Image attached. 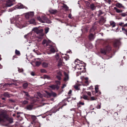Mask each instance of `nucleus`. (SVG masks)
<instances>
[{"instance_id": "4be33fe9", "label": "nucleus", "mask_w": 127, "mask_h": 127, "mask_svg": "<svg viewBox=\"0 0 127 127\" xmlns=\"http://www.w3.org/2000/svg\"><path fill=\"white\" fill-rule=\"evenodd\" d=\"M32 35V32H31L29 33H28L27 34L25 35L24 36V37L26 38H27L29 37V35Z\"/></svg>"}, {"instance_id": "a19ab883", "label": "nucleus", "mask_w": 127, "mask_h": 127, "mask_svg": "<svg viewBox=\"0 0 127 127\" xmlns=\"http://www.w3.org/2000/svg\"><path fill=\"white\" fill-rule=\"evenodd\" d=\"M18 71L20 72H22L23 71V70L22 68H18Z\"/></svg>"}, {"instance_id": "0eeeda50", "label": "nucleus", "mask_w": 127, "mask_h": 127, "mask_svg": "<svg viewBox=\"0 0 127 127\" xmlns=\"http://www.w3.org/2000/svg\"><path fill=\"white\" fill-rule=\"evenodd\" d=\"M45 92L49 97L53 96L54 97H55L56 96V94L55 93L53 92H52L51 93H49L46 91H45Z\"/></svg>"}, {"instance_id": "c85d7f7f", "label": "nucleus", "mask_w": 127, "mask_h": 127, "mask_svg": "<svg viewBox=\"0 0 127 127\" xmlns=\"http://www.w3.org/2000/svg\"><path fill=\"white\" fill-rule=\"evenodd\" d=\"M28 102L26 100L23 101H21L22 104H26L28 103Z\"/></svg>"}, {"instance_id": "aec40b11", "label": "nucleus", "mask_w": 127, "mask_h": 127, "mask_svg": "<svg viewBox=\"0 0 127 127\" xmlns=\"http://www.w3.org/2000/svg\"><path fill=\"white\" fill-rule=\"evenodd\" d=\"M48 63L46 62H44L42 63V66L44 68H46L48 67Z\"/></svg>"}, {"instance_id": "e2e57ef3", "label": "nucleus", "mask_w": 127, "mask_h": 127, "mask_svg": "<svg viewBox=\"0 0 127 127\" xmlns=\"http://www.w3.org/2000/svg\"><path fill=\"white\" fill-rule=\"evenodd\" d=\"M100 107H101L100 105H98L97 106V108L99 109L100 108Z\"/></svg>"}, {"instance_id": "ea45409f", "label": "nucleus", "mask_w": 127, "mask_h": 127, "mask_svg": "<svg viewBox=\"0 0 127 127\" xmlns=\"http://www.w3.org/2000/svg\"><path fill=\"white\" fill-rule=\"evenodd\" d=\"M15 53L17 55H19L20 54V53L19 51L17 50H15Z\"/></svg>"}, {"instance_id": "6e6552de", "label": "nucleus", "mask_w": 127, "mask_h": 127, "mask_svg": "<svg viewBox=\"0 0 127 127\" xmlns=\"http://www.w3.org/2000/svg\"><path fill=\"white\" fill-rule=\"evenodd\" d=\"M58 67H60L64 65V63L63 62L62 59L60 58L58 61Z\"/></svg>"}, {"instance_id": "e433bc0d", "label": "nucleus", "mask_w": 127, "mask_h": 127, "mask_svg": "<svg viewBox=\"0 0 127 127\" xmlns=\"http://www.w3.org/2000/svg\"><path fill=\"white\" fill-rule=\"evenodd\" d=\"M4 95L5 96L7 97H9V96L8 94V92H6L4 94Z\"/></svg>"}, {"instance_id": "1a4fd4ad", "label": "nucleus", "mask_w": 127, "mask_h": 127, "mask_svg": "<svg viewBox=\"0 0 127 127\" xmlns=\"http://www.w3.org/2000/svg\"><path fill=\"white\" fill-rule=\"evenodd\" d=\"M49 87L52 89L54 90L56 89L58 90L59 88V86L57 85H53L49 86Z\"/></svg>"}, {"instance_id": "69168bd1", "label": "nucleus", "mask_w": 127, "mask_h": 127, "mask_svg": "<svg viewBox=\"0 0 127 127\" xmlns=\"http://www.w3.org/2000/svg\"><path fill=\"white\" fill-rule=\"evenodd\" d=\"M8 84L7 83V84H5V85H6V86H7L8 85L10 86V85H11V84Z\"/></svg>"}, {"instance_id": "412c9836", "label": "nucleus", "mask_w": 127, "mask_h": 127, "mask_svg": "<svg viewBox=\"0 0 127 127\" xmlns=\"http://www.w3.org/2000/svg\"><path fill=\"white\" fill-rule=\"evenodd\" d=\"M114 9L115 10L116 12L118 13L121 12L122 10L118 9L116 7H115L114 8Z\"/></svg>"}, {"instance_id": "9d476101", "label": "nucleus", "mask_w": 127, "mask_h": 127, "mask_svg": "<svg viewBox=\"0 0 127 127\" xmlns=\"http://www.w3.org/2000/svg\"><path fill=\"white\" fill-rule=\"evenodd\" d=\"M64 82H66L69 80V77L67 73L64 72Z\"/></svg>"}, {"instance_id": "423d86ee", "label": "nucleus", "mask_w": 127, "mask_h": 127, "mask_svg": "<svg viewBox=\"0 0 127 127\" xmlns=\"http://www.w3.org/2000/svg\"><path fill=\"white\" fill-rule=\"evenodd\" d=\"M15 1V0H8L7 1L6 6L7 7L11 6L13 5V2Z\"/></svg>"}, {"instance_id": "72a5a7b5", "label": "nucleus", "mask_w": 127, "mask_h": 127, "mask_svg": "<svg viewBox=\"0 0 127 127\" xmlns=\"http://www.w3.org/2000/svg\"><path fill=\"white\" fill-rule=\"evenodd\" d=\"M37 32L36 33L37 34H38L39 33H41L42 32H43V30L42 29H40L39 30L38 29L37 31Z\"/></svg>"}, {"instance_id": "5701e85b", "label": "nucleus", "mask_w": 127, "mask_h": 127, "mask_svg": "<svg viewBox=\"0 0 127 127\" xmlns=\"http://www.w3.org/2000/svg\"><path fill=\"white\" fill-rule=\"evenodd\" d=\"M42 43L44 45L46 44V46H48V41L46 40H44L42 42Z\"/></svg>"}, {"instance_id": "5fc2aeb1", "label": "nucleus", "mask_w": 127, "mask_h": 127, "mask_svg": "<svg viewBox=\"0 0 127 127\" xmlns=\"http://www.w3.org/2000/svg\"><path fill=\"white\" fill-rule=\"evenodd\" d=\"M66 86V85L65 84H63V86L62 87V88L63 89L64 88V87H65Z\"/></svg>"}, {"instance_id": "f8f14e48", "label": "nucleus", "mask_w": 127, "mask_h": 127, "mask_svg": "<svg viewBox=\"0 0 127 127\" xmlns=\"http://www.w3.org/2000/svg\"><path fill=\"white\" fill-rule=\"evenodd\" d=\"M18 8L19 9L25 8L26 9H27V8L21 4H19L18 5Z\"/></svg>"}, {"instance_id": "4468645a", "label": "nucleus", "mask_w": 127, "mask_h": 127, "mask_svg": "<svg viewBox=\"0 0 127 127\" xmlns=\"http://www.w3.org/2000/svg\"><path fill=\"white\" fill-rule=\"evenodd\" d=\"M110 26L112 27H114L116 26V23L113 21H111L110 22Z\"/></svg>"}, {"instance_id": "c03bdc74", "label": "nucleus", "mask_w": 127, "mask_h": 127, "mask_svg": "<svg viewBox=\"0 0 127 127\" xmlns=\"http://www.w3.org/2000/svg\"><path fill=\"white\" fill-rule=\"evenodd\" d=\"M57 73L58 74L57 75L62 76V73L60 71H58Z\"/></svg>"}, {"instance_id": "680f3d73", "label": "nucleus", "mask_w": 127, "mask_h": 127, "mask_svg": "<svg viewBox=\"0 0 127 127\" xmlns=\"http://www.w3.org/2000/svg\"><path fill=\"white\" fill-rule=\"evenodd\" d=\"M31 74L32 76H34L35 75L34 73L33 72H32L31 73Z\"/></svg>"}, {"instance_id": "37998d69", "label": "nucleus", "mask_w": 127, "mask_h": 127, "mask_svg": "<svg viewBox=\"0 0 127 127\" xmlns=\"http://www.w3.org/2000/svg\"><path fill=\"white\" fill-rule=\"evenodd\" d=\"M8 121L10 123H12L13 122V119L11 118H9Z\"/></svg>"}, {"instance_id": "7ed1b4c3", "label": "nucleus", "mask_w": 127, "mask_h": 127, "mask_svg": "<svg viewBox=\"0 0 127 127\" xmlns=\"http://www.w3.org/2000/svg\"><path fill=\"white\" fill-rule=\"evenodd\" d=\"M120 45V42L118 39H115L113 42V46L115 48H119Z\"/></svg>"}, {"instance_id": "8fccbe9b", "label": "nucleus", "mask_w": 127, "mask_h": 127, "mask_svg": "<svg viewBox=\"0 0 127 127\" xmlns=\"http://www.w3.org/2000/svg\"><path fill=\"white\" fill-rule=\"evenodd\" d=\"M44 78H47L48 79H50V77L49 76L47 75L45 76Z\"/></svg>"}, {"instance_id": "39448f33", "label": "nucleus", "mask_w": 127, "mask_h": 127, "mask_svg": "<svg viewBox=\"0 0 127 127\" xmlns=\"http://www.w3.org/2000/svg\"><path fill=\"white\" fill-rule=\"evenodd\" d=\"M80 61L79 60L77 59L75 61V64H76L75 68L78 69H79V67H80L82 64V62H81V64L80 63Z\"/></svg>"}, {"instance_id": "6ab92c4d", "label": "nucleus", "mask_w": 127, "mask_h": 127, "mask_svg": "<svg viewBox=\"0 0 127 127\" xmlns=\"http://www.w3.org/2000/svg\"><path fill=\"white\" fill-rule=\"evenodd\" d=\"M116 6L119 8H123L124 7V6L122 4L119 2H118L116 4Z\"/></svg>"}, {"instance_id": "f3484780", "label": "nucleus", "mask_w": 127, "mask_h": 127, "mask_svg": "<svg viewBox=\"0 0 127 127\" xmlns=\"http://www.w3.org/2000/svg\"><path fill=\"white\" fill-rule=\"evenodd\" d=\"M33 108V105L32 104L29 105L27 106V109L29 110H32Z\"/></svg>"}, {"instance_id": "052dcab7", "label": "nucleus", "mask_w": 127, "mask_h": 127, "mask_svg": "<svg viewBox=\"0 0 127 127\" xmlns=\"http://www.w3.org/2000/svg\"><path fill=\"white\" fill-rule=\"evenodd\" d=\"M124 24L123 23H121L119 24V25L120 26H123V25Z\"/></svg>"}, {"instance_id": "bf43d9fd", "label": "nucleus", "mask_w": 127, "mask_h": 127, "mask_svg": "<svg viewBox=\"0 0 127 127\" xmlns=\"http://www.w3.org/2000/svg\"><path fill=\"white\" fill-rule=\"evenodd\" d=\"M71 93H72V91L71 90H70L69 91L68 93V95L70 94H71Z\"/></svg>"}, {"instance_id": "6e6d98bb", "label": "nucleus", "mask_w": 127, "mask_h": 127, "mask_svg": "<svg viewBox=\"0 0 127 127\" xmlns=\"http://www.w3.org/2000/svg\"><path fill=\"white\" fill-rule=\"evenodd\" d=\"M87 94L89 96H91V93L90 92H87Z\"/></svg>"}, {"instance_id": "f257e3e1", "label": "nucleus", "mask_w": 127, "mask_h": 127, "mask_svg": "<svg viewBox=\"0 0 127 127\" xmlns=\"http://www.w3.org/2000/svg\"><path fill=\"white\" fill-rule=\"evenodd\" d=\"M111 50V47L109 45H107L104 49H101L100 52L101 53L105 55L108 53Z\"/></svg>"}, {"instance_id": "7c9ffc66", "label": "nucleus", "mask_w": 127, "mask_h": 127, "mask_svg": "<svg viewBox=\"0 0 127 127\" xmlns=\"http://www.w3.org/2000/svg\"><path fill=\"white\" fill-rule=\"evenodd\" d=\"M28 84L27 83H25L23 84V86L24 89H26L28 86Z\"/></svg>"}, {"instance_id": "9b49d317", "label": "nucleus", "mask_w": 127, "mask_h": 127, "mask_svg": "<svg viewBox=\"0 0 127 127\" xmlns=\"http://www.w3.org/2000/svg\"><path fill=\"white\" fill-rule=\"evenodd\" d=\"M34 15V13L32 12H31L27 13L26 15V17L27 18H29V17H32Z\"/></svg>"}, {"instance_id": "f03ea898", "label": "nucleus", "mask_w": 127, "mask_h": 127, "mask_svg": "<svg viewBox=\"0 0 127 127\" xmlns=\"http://www.w3.org/2000/svg\"><path fill=\"white\" fill-rule=\"evenodd\" d=\"M37 19L40 22L42 23L46 22L47 23L51 24L52 23L50 20L45 17H43L41 18L40 17H38Z\"/></svg>"}, {"instance_id": "3c124183", "label": "nucleus", "mask_w": 127, "mask_h": 127, "mask_svg": "<svg viewBox=\"0 0 127 127\" xmlns=\"http://www.w3.org/2000/svg\"><path fill=\"white\" fill-rule=\"evenodd\" d=\"M42 72L44 73L45 72L46 70L44 69H42L40 70Z\"/></svg>"}, {"instance_id": "cd10ccee", "label": "nucleus", "mask_w": 127, "mask_h": 127, "mask_svg": "<svg viewBox=\"0 0 127 127\" xmlns=\"http://www.w3.org/2000/svg\"><path fill=\"white\" fill-rule=\"evenodd\" d=\"M23 93H24L27 96V97H29L30 98H31V97H30V96L29 95L28 92H26L25 91H23Z\"/></svg>"}, {"instance_id": "f704fd0d", "label": "nucleus", "mask_w": 127, "mask_h": 127, "mask_svg": "<svg viewBox=\"0 0 127 127\" xmlns=\"http://www.w3.org/2000/svg\"><path fill=\"white\" fill-rule=\"evenodd\" d=\"M31 117L32 119L34 120H36V117L35 116L32 115Z\"/></svg>"}, {"instance_id": "c756f323", "label": "nucleus", "mask_w": 127, "mask_h": 127, "mask_svg": "<svg viewBox=\"0 0 127 127\" xmlns=\"http://www.w3.org/2000/svg\"><path fill=\"white\" fill-rule=\"evenodd\" d=\"M90 8L91 9L93 10L95 8V6L94 4H92L90 5Z\"/></svg>"}, {"instance_id": "bb28decb", "label": "nucleus", "mask_w": 127, "mask_h": 127, "mask_svg": "<svg viewBox=\"0 0 127 127\" xmlns=\"http://www.w3.org/2000/svg\"><path fill=\"white\" fill-rule=\"evenodd\" d=\"M63 7L66 10H68V7L65 4H64L63 6Z\"/></svg>"}, {"instance_id": "dca6fc26", "label": "nucleus", "mask_w": 127, "mask_h": 127, "mask_svg": "<svg viewBox=\"0 0 127 127\" xmlns=\"http://www.w3.org/2000/svg\"><path fill=\"white\" fill-rule=\"evenodd\" d=\"M49 12L51 13L55 14L57 12V11L56 10H53L52 9H50L49 10Z\"/></svg>"}, {"instance_id": "2f4dec72", "label": "nucleus", "mask_w": 127, "mask_h": 127, "mask_svg": "<svg viewBox=\"0 0 127 127\" xmlns=\"http://www.w3.org/2000/svg\"><path fill=\"white\" fill-rule=\"evenodd\" d=\"M74 88L77 90H78L79 89L78 88V85H75L74 86Z\"/></svg>"}, {"instance_id": "603ef678", "label": "nucleus", "mask_w": 127, "mask_h": 127, "mask_svg": "<svg viewBox=\"0 0 127 127\" xmlns=\"http://www.w3.org/2000/svg\"><path fill=\"white\" fill-rule=\"evenodd\" d=\"M16 26H17L18 27L20 28V24H16Z\"/></svg>"}, {"instance_id": "79ce46f5", "label": "nucleus", "mask_w": 127, "mask_h": 127, "mask_svg": "<svg viewBox=\"0 0 127 127\" xmlns=\"http://www.w3.org/2000/svg\"><path fill=\"white\" fill-rule=\"evenodd\" d=\"M61 76H62L57 75L56 76V77L57 78V79L58 80H60L61 79Z\"/></svg>"}, {"instance_id": "774afa93", "label": "nucleus", "mask_w": 127, "mask_h": 127, "mask_svg": "<svg viewBox=\"0 0 127 127\" xmlns=\"http://www.w3.org/2000/svg\"><path fill=\"white\" fill-rule=\"evenodd\" d=\"M38 95L40 97H42V95L40 93L38 94Z\"/></svg>"}, {"instance_id": "a18cd8bd", "label": "nucleus", "mask_w": 127, "mask_h": 127, "mask_svg": "<svg viewBox=\"0 0 127 127\" xmlns=\"http://www.w3.org/2000/svg\"><path fill=\"white\" fill-rule=\"evenodd\" d=\"M83 97L84 99L87 100L88 99V96L86 95H84Z\"/></svg>"}, {"instance_id": "338daca9", "label": "nucleus", "mask_w": 127, "mask_h": 127, "mask_svg": "<svg viewBox=\"0 0 127 127\" xmlns=\"http://www.w3.org/2000/svg\"><path fill=\"white\" fill-rule=\"evenodd\" d=\"M127 27V23L124 24L123 26V27Z\"/></svg>"}, {"instance_id": "473e14b6", "label": "nucleus", "mask_w": 127, "mask_h": 127, "mask_svg": "<svg viewBox=\"0 0 127 127\" xmlns=\"http://www.w3.org/2000/svg\"><path fill=\"white\" fill-rule=\"evenodd\" d=\"M41 63V61L36 62L35 63V64L36 66H38Z\"/></svg>"}, {"instance_id": "2eb2a0df", "label": "nucleus", "mask_w": 127, "mask_h": 127, "mask_svg": "<svg viewBox=\"0 0 127 127\" xmlns=\"http://www.w3.org/2000/svg\"><path fill=\"white\" fill-rule=\"evenodd\" d=\"M95 36L92 34H90L89 36V38L90 40H93L94 38H95Z\"/></svg>"}, {"instance_id": "4c0bfd02", "label": "nucleus", "mask_w": 127, "mask_h": 127, "mask_svg": "<svg viewBox=\"0 0 127 127\" xmlns=\"http://www.w3.org/2000/svg\"><path fill=\"white\" fill-rule=\"evenodd\" d=\"M85 69V67L84 66L82 65H81L80 67H79V68L78 69L80 70H81L82 69L84 70Z\"/></svg>"}, {"instance_id": "09e8293b", "label": "nucleus", "mask_w": 127, "mask_h": 127, "mask_svg": "<svg viewBox=\"0 0 127 127\" xmlns=\"http://www.w3.org/2000/svg\"><path fill=\"white\" fill-rule=\"evenodd\" d=\"M81 104L82 105H84V102H81L80 101H79V102L78 103V104Z\"/></svg>"}, {"instance_id": "0e129e2a", "label": "nucleus", "mask_w": 127, "mask_h": 127, "mask_svg": "<svg viewBox=\"0 0 127 127\" xmlns=\"http://www.w3.org/2000/svg\"><path fill=\"white\" fill-rule=\"evenodd\" d=\"M3 118L0 115V122L2 120Z\"/></svg>"}, {"instance_id": "20e7f679", "label": "nucleus", "mask_w": 127, "mask_h": 127, "mask_svg": "<svg viewBox=\"0 0 127 127\" xmlns=\"http://www.w3.org/2000/svg\"><path fill=\"white\" fill-rule=\"evenodd\" d=\"M81 79L82 80L84 81V79L85 80L84 81L85 84H82V85L84 86H87L89 84V82L88 81V77H84V76H81Z\"/></svg>"}, {"instance_id": "b1692460", "label": "nucleus", "mask_w": 127, "mask_h": 127, "mask_svg": "<svg viewBox=\"0 0 127 127\" xmlns=\"http://www.w3.org/2000/svg\"><path fill=\"white\" fill-rule=\"evenodd\" d=\"M122 29L123 32L127 36V30L124 27H122Z\"/></svg>"}, {"instance_id": "a878e982", "label": "nucleus", "mask_w": 127, "mask_h": 127, "mask_svg": "<svg viewBox=\"0 0 127 127\" xmlns=\"http://www.w3.org/2000/svg\"><path fill=\"white\" fill-rule=\"evenodd\" d=\"M38 29V28L35 27L32 30V31H33L34 32L36 33L37 32Z\"/></svg>"}, {"instance_id": "393cba45", "label": "nucleus", "mask_w": 127, "mask_h": 127, "mask_svg": "<svg viewBox=\"0 0 127 127\" xmlns=\"http://www.w3.org/2000/svg\"><path fill=\"white\" fill-rule=\"evenodd\" d=\"M98 85H96L95 87V93H97L98 92Z\"/></svg>"}, {"instance_id": "a211bd4d", "label": "nucleus", "mask_w": 127, "mask_h": 127, "mask_svg": "<svg viewBox=\"0 0 127 127\" xmlns=\"http://www.w3.org/2000/svg\"><path fill=\"white\" fill-rule=\"evenodd\" d=\"M29 22L30 24H32L34 25H36V23L35 22V20L34 19H32L29 21Z\"/></svg>"}, {"instance_id": "de8ad7c7", "label": "nucleus", "mask_w": 127, "mask_h": 127, "mask_svg": "<svg viewBox=\"0 0 127 127\" xmlns=\"http://www.w3.org/2000/svg\"><path fill=\"white\" fill-rule=\"evenodd\" d=\"M56 83L58 85H60V82L59 81H55Z\"/></svg>"}, {"instance_id": "13d9d810", "label": "nucleus", "mask_w": 127, "mask_h": 127, "mask_svg": "<svg viewBox=\"0 0 127 127\" xmlns=\"http://www.w3.org/2000/svg\"><path fill=\"white\" fill-rule=\"evenodd\" d=\"M72 15L71 14H70L68 15V17L69 18H71Z\"/></svg>"}, {"instance_id": "49530a36", "label": "nucleus", "mask_w": 127, "mask_h": 127, "mask_svg": "<svg viewBox=\"0 0 127 127\" xmlns=\"http://www.w3.org/2000/svg\"><path fill=\"white\" fill-rule=\"evenodd\" d=\"M91 100H95L96 99L94 97H91Z\"/></svg>"}, {"instance_id": "c9c22d12", "label": "nucleus", "mask_w": 127, "mask_h": 127, "mask_svg": "<svg viewBox=\"0 0 127 127\" xmlns=\"http://www.w3.org/2000/svg\"><path fill=\"white\" fill-rule=\"evenodd\" d=\"M55 58L57 60H59L60 58H59V56L58 54H56L55 56Z\"/></svg>"}, {"instance_id": "58836bf2", "label": "nucleus", "mask_w": 127, "mask_h": 127, "mask_svg": "<svg viewBox=\"0 0 127 127\" xmlns=\"http://www.w3.org/2000/svg\"><path fill=\"white\" fill-rule=\"evenodd\" d=\"M49 30V28H47L45 29V33H47L48 31Z\"/></svg>"}, {"instance_id": "ddd939ff", "label": "nucleus", "mask_w": 127, "mask_h": 127, "mask_svg": "<svg viewBox=\"0 0 127 127\" xmlns=\"http://www.w3.org/2000/svg\"><path fill=\"white\" fill-rule=\"evenodd\" d=\"M50 51L51 53H54L56 52V50L54 47L51 45L50 46Z\"/></svg>"}, {"instance_id": "864d4df0", "label": "nucleus", "mask_w": 127, "mask_h": 127, "mask_svg": "<svg viewBox=\"0 0 127 127\" xmlns=\"http://www.w3.org/2000/svg\"><path fill=\"white\" fill-rule=\"evenodd\" d=\"M122 16H125L126 15V14L125 13H122L121 14Z\"/></svg>"}, {"instance_id": "4d7b16f0", "label": "nucleus", "mask_w": 127, "mask_h": 127, "mask_svg": "<svg viewBox=\"0 0 127 127\" xmlns=\"http://www.w3.org/2000/svg\"><path fill=\"white\" fill-rule=\"evenodd\" d=\"M32 97H31V98H30L29 97H26L25 98L27 100H29L30 99H32Z\"/></svg>"}]
</instances>
